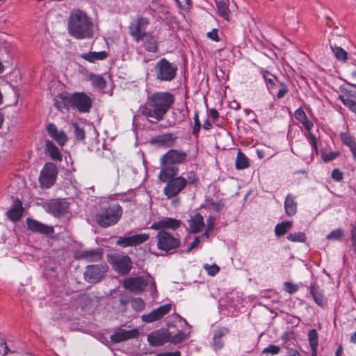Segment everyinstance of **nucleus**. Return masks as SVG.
<instances>
[{
    "instance_id": "nucleus-19",
    "label": "nucleus",
    "mask_w": 356,
    "mask_h": 356,
    "mask_svg": "<svg viewBox=\"0 0 356 356\" xmlns=\"http://www.w3.org/2000/svg\"><path fill=\"white\" fill-rule=\"evenodd\" d=\"M181 225V221L172 218H164L159 221L154 222L150 228L155 230H165V229H176Z\"/></svg>"
},
{
    "instance_id": "nucleus-34",
    "label": "nucleus",
    "mask_w": 356,
    "mask_h": 356,
    "mask_svg": "<svg viewBox=\"0 0 356 356\" xmlns=\"http://www.w3.org/2000/svg\"><path fill=\"white\" fill-rule=\"evenodd\" d=\"M45 147L51 159L55 161H61L62 156L59 152V150L52 141L47 140L45 141Z\"/></svg>"
},
{
    "instance_id": "nucleus-27",
    "label": "nucleus",
    "mask_w": 356,
    "mask_h": 356,
    "mask_svg": "<svg viewBox=\"0 0 356 356\" xmlns=\"http://www.w3.org/2000/svg\"><path fill=\"white\" fill-rule=\"evenodd\" d=\"M24 212L22 203L20 200H16L13 206L7 211V216L13 222L18 221Z\"/></svg>"
},
{
    "instance_id": "nucleus-32",
    "label": "nucleus",
    "mask_w": 356,
    "mask_h": 356,
    "mask_svg": "<svg viewBox=\"0 0 356 356\" xmlns=\"http://www.w3.org/2000/svg\"><path fill=\"white\" fill-rule=\"evenodd\" d=\"M284 209L286 215L293 216L297 211V203L295 202V198L291 195H288L284 202Z\"/></svg>"
},
{
    "instance_id": "nucleus-3",
    "label": "nucleus",
    "mask_w": 356,
    "mask_h": 356,
    "mask_svg": "<svg viewBox=\"0 0 356 356\" xmlns=\"http://www.w3.org/2000/svg\"><path fill=\"white\" fill-rule=\"evenodd\" d=\"M154 70L158 80L170 81L175 77L177 67L165 58H162L156 63Z\"/></svg>"
},
{
    "instance_id": "nucleus-31",
    "label": "nucleus",
    "mask_w": 356,
    "mask_h": 356,
    "mask_svg": "<svg viewBox=\"0 0 356 356\" xmlns=\"http://www.w3.org/2000/svg\"><path fill=\"white\" fill-rule=\"evenodd\" d=\"M310 293L312 294L314 300L318 305L321 307H323L326 305V299L317 286L315 284H312L310 286Z\"/></svg>"
},
{
    "instance_id": "nucleus-30",
    "label": "nucleus",
    "mask_w": 356,
    "mask_h": 356,
    "mask_svg": "<svg viewBox=\"0 0 356 356\" xmlns=\"http://www.w3.org/2000/svg\"><path fill=\"white\" fill-rule=\"evenodd\" d=\"M54 105L59 110L63 108L68 109L72 106L70 95L60 94L59 95L56 96L54 99Z\"/></svg>"
},
{
    "instance_id": "nucleus-51",
    "label": "nucleus",
    "mask_w": 356,
    "mask_h": 356,
    "mask_svg": "<svg viewBox=\"0 0 356 356\" xmlns=\"http://www.w3.org/2000/svg\"><path fill=\"white\" fill-rule=\"evenodd\" d=\"M294 116L300 122H302L306 118H307L305 111L301 108H298L295 111Z\"/></svg>"
},
{
    "instance_id": "nucleus-1",
    "label": "nucleus",
    "mask_w": 356,
    "mask_h": 356,
    "mask_svg": "<svg viewBox=\"0 0 356 356\" xmlns=\"http://www.w3.org/2000/svg\"><path fill=\"white\" fill-rule=\"evenodd\" d=\"M175 102L169 92H156L149 95L146 102L140 107V111L151 122L162 120Z\"/></svg>"
},
{
    "instance_id": "nucleus-42",
    "label": "nucleus",
    "mask_w": 356,
    "mask_h": 356,
    "mask_svg": "<svg viewBox=\"0 0 356 356\" xmlns=\"http://www.w3.org/2000/svg\"><path fill=\"white\" fill-rule=\"evenodd\" d=\"M286 238L292 242H304L306 239L305 233L302 232L290 233Z\"/></svg>"
},
{
    "instance_id": "nucleus-26",
    "label": "nucleus",
    "mask_w": 356,
    "mask_h": 356,
    "mask_svg": "<svg viewBox=\"0 0 356 356\" xmlns=\"http://www.w3.org/2000/svg\"><path fill=\"white\" fill-rule=\"evenodd\" d=\"M163 166L159 175V180L161 182H168L169 180L175 179V177L178 174L179 168L173 165L168 166L166 165Z\"/></svg>"
},
{
    "instance_id": "nucleus-4",
    "label": "nucleus",
    "mask_w": 356,
    "mask_h": 356,
    "mask_svg": "<svg viewBox=\"0 0 356 356\" xmlns=\"http://www.w3.org/2000/svg\"><path fill=\"white\" fill-rule=\"evenodd\" d=\"M156 235L159 250L168 252L177 248L180 245L179 238L165 230H158Z\"/></svg>"
},
{
    "instance_id": "nucleus-57",
    "label": "nucleus",
    "mask_w": 356,
    "mask_h": 356,
    "mask_svg": "<svg viewBox=\"0 0 356 356\" xmlns=\"http://www.w3.org/2000/svg\"><path fill=\"white\" fill-rule=\"evenodd\" d=\"M263 78L264 79L266 83L268 85V88L271 89L275 86V77L271 76V77H268L266 74H263Z\"/></svg>"
},
{
    "instance_id": "nucleus-35",
    "label": "nucleus",
    "mask_w": 356,
    "mask_h": 356,
    "mask_svg": "<svg viewBox=\"0 0 356 356\" xmlns=\"http://www.w3.org/2000/svg\"><path fill=\"white\" fill-rule=\"evenodd\" d=\"M228 333V330L226 328L218 329L215 331L213 335V344L216 349H221L223 346V342L222 341V337Z\"/></svg>"
},
{
    "instance_id": "nucleus-2",
    "label": "nucleus",
    "mask_w": 356,
    "mask_h": 356,
    "mask_svg": "<svg viewBox=\"0 0 356 356\" xmlns=\"http://www.w3.org/2000/svg\"><path fill=\"white\" fill-rule=\"evenodd\" d=\"M67 29L69 34L76 39L92 38L94 35V24L92 19L81 10L71 12Z\"/></svg>"
},
{
    "instance_id": "nucleus-33",
    "label": "nucleus",
    "mask_w": 356,
    "mask_h": 356,
    "mask_svg": "<svg viewBox=\"0 0 356 356\" xmlns=\"http://www.w3.org/2000/svg\"><path fill=\"white\" fill-rule=\"evenodd\" d=\"M86 80L90 81L94 87L99 89H104L106 86V81L102 75L90 73L87 75Z\"/></svg>"
},
{
    "instance_id": "nucleus-59",
    "label": "nucleus",
    "mask_w": 356,
    "mask_h": 356,
    "mask_svg": "<svg viewBox=\"0 0 356 356\" xmlns=\"http://www.w3.org/2000/svg\"><path fill=\"white\" fill-rule=\"evenodd\" d=\"M288 92V88L287 87L284 85L281 84V87L279 89V91L277 92V98L281 99L284 97V95Z\"/></svg>"
},
{
    "instance_id": "nucleus-21",
    "label": "nucleus",
    "mask_w": 356,
    "mask_h": 356,
    "mask_svg": "<svg viewBox=\"0 0 356 356\" xmlns=\"http://www.w3.org/2000/svg\"><path fill=\"white\" fill-rule=\"evenodd\" d=\"M26 224L28 228L33 232H38L45 235H50L54 233V229L52 226L46 225L33 219L27 218Z\"/></svg>"
},
{
    "instance_id": "nucleus-16",
    "label": "nucleus",
    "mask_w": 356,
    "mask_h": 356,
    "mask_svg": "<svg viewBox=\"0 0 356 356\" xmlns=\"http://www.w3.org/2000/svg\"><path fill=\"white\" fill-rule=\"evenodd\" d=\"M171 309L170 304H165L153 309L149 314L143 315L141 318L145 323H152L162 318Z\"/></svg>"
},
{
    "instance_id": "nucleus-62",
    "label": "nucleus",
    "mask_w": 356,
    "mask_h": 356,
    "mask_svg": "<svg viewBox=\"0 0 356 356\" xmlns=\"http://www.w3.org/2000/svg\"><path fill=\"white\" fill-rule=\"evenodd\" d=\"M344 96L348 97V98H351V99L355 100L356 99V88L347 91V92L345 94Z\"/></svg>"
},
{
    "instance_id": "nucleus-10",
    "label": "nucleus",
    "mask_w": 356,
    "mask_h": 356,
    "mask_svg": "<svg viewBox=\"0 0 356 356\" xmlns=\"http://www.w3.org/2000/svg\"><path fill=\"white\" fill-rule=\"evenodd\" d=\"M188 154L186 152L177 149H170L163 154L160 160L162 165L178 164L187 161Z\"/></svg>"
},
{
    "instance_id": "nucleus-23",
    "label": "nucleus",
    "mask_w": 356,
    "mask_h": 356,
    "mask_svg": "<svg viewBox=\"0 0 356 356\" xmlns=\"http://www.w3.org/2000/svg\"><path fill=\"white\" fill-rule=\"evenodd\" d=\"M49 135L54 139L59 145L63 146L67 140V136L63 131H58L55 124L49 123L47 126Z\"/></svg>"
},
{
    "instance_id": "nucleus-18",
    "label": "nucleus",
    "mask_w": 356,
    "mask_h": 356,
    "mask_svg": "<svg viewBox=\"0 0 356 356\" xmlns=\"http://www.w3.org/2000/svg\"><path fill=\"white\" fill-rule=\"evenodd\" d=\"M76 257L78 259H85L88 262L99 261L103 257V250L102 248L82 250L77 252Z\"/></svg>"
},
{
    "instance_id": "nucleus-13",
    "label": "nucleus",
    "mask_w": 356,
    "mask_h": 356,
    "mask_svg": "<svg viewBox=\"0 0 356 356\" xmlns=\"http://www.w3.org/2000/svg\"><path fill=\"white\" fill-rule=\"evenodd\" d=\"M149 238L148 234L143 233L130 236H120L116 244L122 247L136 246L145 243Z\"/></svg>"
},
{
    "instance_id": "nucleus-15",
    "label": "nucleus",
    "mask_w": 356,
    "mask_h": 356,
    "mask_svg": "<svg viewBox=\"0 0 356 356\" xmlns=\"http://www.w3.org/2000/svg\"><path fill=\"white\" fill-rule=\"evenodd\" d=\"M148 282L142 277H129L123 280V286L136 293L143 292Z\"/></svg>"
},
{
    "instance_id": "nucleus-46",
    "label": "nucleus",
    "mask_w": 356,
    "mask_h": 356,
    "mask_svg": "<svg viewBox=\"0 0 356 356\" xmlns=\"http://www.w3.org/2000/svg\"><path fill=\"white\" fill-rule=\"evenodd\" d=\"M74 134L78 140H83L85 138L83 129L81 128L76 122L72 123Z\"/></svg>"
},
{
    "instance_id": "nucleus-24",
    "label": "nucleus",
    "mask_w": 356,
    "mask_h": 356,
    "mask_svg": "<svg viewBox=\"0 0 356 356\" xmlns=\"http://www.w3.org/2000/svg\"><path fill=\"white\" fill-rule=\"evenodd\" d=\"M188 226L192 233H199L202 231L205 227L204 218L200 213H195L191 216L188 221Z\"/></svg>"
},
{
    "instance_id": "nucleus-48",
    "label": "nucleus",
    "mask_w": 356,
    "mask_h": 356,
    "mask_svg": "<svg viewBox=\"0 0 356 356\" xmlns=\"http://www.w3.org/2000/svg\"><path fill=\"white\" fill-rule=\"evenodd\" d=\"M339 154V152H323L322 154V159L325 162H329L335 159Z\"/></svg>"
},
{
    "instance_id": "nucleus-53",
    "label": "nucleus",
    "mask_w": 356,
    "mask_h": 356,
    "mask_svg": "<svg viewBox=\"0 0 356 356\" xmlns=\"http://www.w3.org/2000/svg\"><path fill=\"white\" fill-rule=\"evenodd\" d=\"M343 175L342 172L339 169H334L332 172V178L336 181H340L343 179Z\"/></svg>"
},
{
    "instance_id": "nucleus-7",
    "label": "nucleus",
    "mask_w": 356,
    "mask_h": 356,
    "mask_svg": "<svg viewBox=\"0 0 356 356\" xmlns=\"http://www.w3.org/2000/svg\"><path fill=\"white\" fill-rule=\"evenodd\" d=\"M42 207L47 213L55 217L65 215L69 209L68 203L62 199H54L43 202Z\"/></svg>"
},
{
    "instance_id": "nucleus-44",
    "label": "nucleus",
    "mask_w": 356,
    "mask_h": 356,
    "mask_svg": "<svg viewBox=\"0 0 356 356\" xmlns=\"http://www.w3.org/2000/svg\"><path fill=\"white\" fill-rule=\"evenodd\" d=\"M132 308L138 312L142 311L145 308L144 300L141 298H133L131 300Z\"/></svg>"
},
{
    "instance_id": "nucleus-43",
    "label": "nucleus",
    "mask_w": 356,
    "mask_h": 356,
    "mask_svg": "<svg viewBox=\"0 0 356 356\" xmlns=\"http://www.w3.org/2000/svg\"><path fill=\"white\" fill-rule=\"evenodd\" d=\"M339 98L346 106L348 107L352 111L356 113V102L354 99L343 95H339Z\"/></svg>"
},
{
    "instance_id": "nucleus-5",
    "label": "nucleus",
    "mask_w": 356,
    "mask_h": 356,
    "mask_svg": "<svg viewBox=\"0 0 356 356\" xmlns=\"http://www.w3.org/2000/svg\"><path fill=\"white\" fill-rule=\"evenodd\" d=\"M122 215V209L119 205H113L102 213L97 215V223L103 227H108L117 223Z\"/></svg>"
},
{
    "instance_id": "nucleus-14",
    "label": "nucleus",
    "mask_w": 356,
    "mask_h": 356,
    "mask_svg": "<svg viewBox=\"0 0 356 356\" xmlns=\"http://www.w3.org/2000/svg\"><path fill=\"white\" fill-rule=\"evenodd\" d=\"M71 107H76L81 112H88L91 107L90 99L84 93L70 95Z\"/></svg>"
},
{
    "instance_id": "nucleus-56",
    "label": "nucleus",
    "mask_w": 356,
    "mask_h": 356,
    "mask_svg": "<svg viewBox=\"0 0 356 356\" xmlns=\"http://www.w3.org/2000/svg\"><path fill=\"white\" fill-rule=\"evenodd\" d=\"M224 207L223 203L222 201L218 202H211L210 203V207L214 211H218L221 210Z\"/></svg>"
},
{
    "instance_id": "nucleus-36",
    "label": "nucleus",
    "mask_w": 356,
    "mask_h": 356,
    "mask_svg": "<svg viewBox=\"0 0 356 356\" xmlns=\"http://www.w3.org/2000/svg\"><path fill=\"white\" fill-rule=\"evenodd\" d=\"M236 168L238 170H243L250 166L249 160L247 156L241 152L237 153L236 161Z\"/></svg>"
},
{
    "instance_id": "nucleus-61",
    "label": "nucleus",
    "mask_w": 356,
    "mask_h": 356,
    "mask_svg": "<svg viewBox=\"0 0 356 356\" xmlns=\"http://www.w3.org/2000/svg\"><path fill=\"white\" fill-rule=\"evenodd\" d=\"M155 356H181V353L179 351H175V352L159 353V354L156 355Z\"/></svg>"
},
{
    "instance_id": "nucleus-8",
    "label": "nucleus",
    "mask_w": 356,
    "mask_h": 356,
    "mask_svg": "<svg viewBox=\"0 0 356 356\" xmlns=\"http://www.w3.org/2000/svg\"><path fill=\"white\" fill-rule=\"evenodd\" d=\"M149 24V20L143 17L138 16L134 19L129 26V33L134 38V40L139 42L146 33V26Z\"/></svg>"
},
{
    "instance_id": "nucleus-9",
    "label": "nucleus",
    "mask_w": 356,
    "mask_h": 356,
    "mask_svg": "<svg viewBox=\"0 0 356 356\" xmlns=\"http://www.w3.org/2000/svg\"><path fill=\"white\" fill-rule=\"evenodd\" d=\"M57 175V169L56 165L52 163H47L44 165L40 172L39 178L41 186L48 188L55 183Z\"/></svg>"
},
{
    "instance_id": "nucleus-64",
    "label": "nucleus",
    "mask_w": 356,
    "mask_h": 356,
    "mask_svg": "<svg viewBox=\"0 0 356 356\" xmlns=\"http://www.w3.org/2000/svg\"><path fill=\"white\" fill-rule=\"evenodd\" d=\"M209 114L211 118L213 120V121H216L219 117L218 112L215 108L211 109L209 111Z\"/></svg>"
},
{
    "instance_id": "nucleus-63",
    "label": "nucleus",
    "mask_w": 356,
    "mask_h": 356,
    "mask_svg": "<svg viewBox=\"0 0 356 356\" xmlns=\"http://www.w3.org/2000/svg\"><path fill=\"white\" fill-rule=\"evenodd\" d=\"M186 184H193L196 181L197 178L193 173H190L189 176L186 179Z\"/></svg>"
},
{
    "instance_id": "nucleus-37",
    "label": "nucleus",
    "mask_w": 356,
    "mask_h": 356,
    "mask_svg": "<svg viewBox=\"0 0 356 356\" xmlns=\"http://www.w3.org/2000/svg\"><path fill=\"white\" fill-rule=\"evenodd\" d=\"M218 14L226 20H229L230 11L227 3L224 1L216 2Z\"/></svg>"
},
{
    "instance_id": "nucleus-45",
    "label": "nucleus",
    "mask_w": 356,
    "mask_h": 356,
    "mask_svg": "<svg viewBox=\"0 0 356 356\" xmlns=\"http://www.w3.org/2000/svg\"><path fill=\"white\" fill-rule=\"evenodd\" d=\"M343 236V230L339 228L332 231L326 238L327 240H339Z\"/></svg>"
},
{
    "instance_id": "nucleus-58",
    "label": "nucleus",
    "mask_w": 356,
    "mask_h": 356,
    "mask_svg": "<svg viewBox=\"0 0 356 356\" xmlns=\"http://www.w3.org/2000/svg\"><path fill=\"white\" fill-rule=\"evenodd\" d=\"M207 37L216 42H218L220 40L218 34V30L215 29H213L211 31L207 33Z\"/></svg>"
},
{
    "instance_id": "nucleus-6",
    "label": "nucleus",
    "mask_w": 356,
    "mask_h": 356,
    "mask_svg": "<svg viewBox=\"0 0 356 356\" xmlns=\"http://www.w3.org/2000/svg\"><path fill=\"white\" fill-rule=\"evenodd\" d=\"M108 260L113 268L120 274H127L131 269L132 262L127 255L114 254L108 256Z\"/></svg>"
},
{
    "instance_id": "nucleus-12",
    "label": "nucleus",
    "mask_w": 356,
    "mask_h": 356,
    "mask_svg": "<svg viewBox=\"0 0 356 356\" xmlns=\"http://www.w3.org/2000/svg\"><path fill=\"white\" fill-rule=\"evenodd\" d=\"M108 267L105 265H90L84 273L85 279L90 283H96L101 280Z\"/></svg>"
},
{
    "instance_id": "nucleus-29",
    "label": "nucleus",
    "mask_w": 356,
    "mask_h": 356,
    "mask_svg": "<svg viewBox=\"0 0 356 356\" xmlns=\"http://www.w3.org/2000/svg\"><path fill=\"white\" fill-rule=\"evenodd\" d=\"M301 123L303 124L305 128L308 131L307 138L309 140V143H310L313 149H314L315 152L317 153L318 147H317L316 138L314 136V134L311 132V129H312V127L314 126L312 122L309 121L307 119V118H306Z\"/></svg>"
},
{
    "instance_id": "nucleus-47",
    "label": "nucleus",
    "mask_w": 356,
    "mask_h": 356,
    "mask_svg": "<svg viewBox=\"0 0 356 356\" xmlns=\"http://www.w3.org/2000/svg\"><path fill=\"white\" fill-rule=\"evenodd\" d=\"M186 338V335L184 332L179 331L177 334L170 337V339L168 341H170L172 343L177 344L181 341H183Z\"/></svg>"
},
{
    "instance_id": "nucleus-50",
    "label": "nucleus",
    "mask_w": 356,
    "mask_h": 356,
    "mask_svg": "<svg viewBox=\"0 0 356 356\" xmlns=\"http://www.w3.org/2000/svg\"><path fill=\"white\" fill-rule=\"evenodd\" d=\"M280 348L275 345H269L268 347L264 348L262 351L263 353H270L272 355H276L279 353Z\"/></svg>"
},
{
    "instance_id": "nucleus-49",
    "label": "nucleus",
    "mask_w": 356,
    "mask_h": 356,
    "mask_svg": "<svg viewBox=\"0 0 356 356\" xmlns=\"http://www.w3.org/2000/svg\"><path fill=\"white\" fill-rule=\"evenodd\" d=\"M204 268L211 276L216 275L220 271V268L216 264H204Z\"/></svg>"
},
{
    "instance_id": "nucleus-52",
    "label": "nucleus",
    "mask_w": 356,
    "mask_h": 356,
    "mask_svg": "<svg viewBox=\"0 0 356 356\" xmlns=\"http://www.w3.org/2000/svg\"><path fill=\"white\" fill-rule=\"evenodd\" d=\"M201 127L200 122L198 118V112L196 111L194 115V127H193V134H197Z\"/></svg>"
},
{
    "instance_id": "nucleus-22",
    "label": "nucleus",
    "mask_w": 356,
    "mask_h": 356,
    "mask_svg": "<svg viewBox=\"0 0 356 356\" xmlns=\"http://www.w3.org/2000/svg\"><path fill=\"white\" fill-rule=\"evenodd\" d=\"M177 136L172 133L159 135L152 139V143L158 147H171L177 141Z\"/></svg>"
},
{
    "instance_id": "nucleus-25",
    "label": "nucleus",
    "mask_w": 356,
    "mask_h": 356,
    "mask_svg": "<svg viewBox=\"0 0 356 356\" xmlns=\"http://www.w3.org/2000/svg\"><path fill=\"white\" fill-rule=\"evenodd\" d=\"M140 41L143 42V47L147 51L154 53L158 51L157 38L152 33H146Z\"/></svg>"
},
{
    "instance_id": "nucleus-38",
    "label": "nucleus",
    "mask_w": 356,
    "mask_h": 356,
    "mask_svg": "<svg viewBox=\"0 0 356 356\" xmlns=\"http://www.w3.org/2000/svg\"><path fill=\"white\" fill-rule=\"evenodd\" d=\"M292 227V222L290 221L282 222L277 224L275 228L276 236H281L284 235Z\"/></svg>"
},
{
    "instance_id": "nucleus-60",
    "label": "nucleus",
    "mask_w": 356,
    "mask_h": 356,
    "mask_svg": "<svg viewBox=\"0 0 356 356\" xmlns=\"http://www.w3.org/2000/svg\"><path fill=\"white\" fill-rule=\"evenodd\" d=\"M200 243V237H198V236L195 237L194 241L190 244L189 247L188 248L186 252H189L193 248H197L199 245Z\"/></svg>"
},
{
    "instance_id": "nucleus-55",
    "label": "nucleus",
    "mask_w": 356,
    "mask_h": 356,
    "mask_svg": "<svg viewBox=\"0 0 356 356\" xmlns=\"http://www.w3.org/2000/svg\"><path fill=\"white\" fill-rule=\"evenodd\" d=\"M215 221L216 219L214 217L209 216L207 218V224L205 225V228L209 229V230H213L214 229V225H215Z\"/></svg>"
},
{
    "instance_id": "nucleus-40",
    "label": "nucleus",
    "mask_w": 356,
    "mask_h": 356,
    "mask_svg": "<svg viewBox=\"0 0 356 356\" xmlns=\"http://www.w3.org/2000/svg\"><path fill=\"white\" fill-rule=\"evenodd\" d=\"M330 48L338 60H346L347 59V52L343 49L332 44Z\"/></svg>"
},
{
    "instance_id": "nucleus-39",
    "label": "nucleus",
    "mask_w": 356,
    "mask_h": 356,
    "mask_svg": "<svg viewBox=\"0 0 356 356\" xmlns=\"http://www.w3.org/2000/svg\"><path fill=\"white\" fill-rule=\"evenodd\" d=\"M340 138L343 144L348 146L350 150L356 146V142L354 138L348 133H341Z\"/></svg>"
},
{
    "instance_id": "nucleus-20",
    "label": "nucleus",
    "mask_w": 356,
    "mask_h": 356,
    "mask_svg": "<svg viewBox=\"0 0 356 356\" xmlns=\"http://www.w3.org/2000/svg\"><path fill=\"white\" fill-rule=\"evenodd\" d=\"M170 339L169 332L165 330H159L151 332L147 336V341L151 346H159L168 341Z\"/></svg>"
},
{
    "instance_id": "nucleus-54",
    "label": "nucleus",
    "mask_w": 356,
    "mask_h": 356,
    "mask_svg": "<svg viewBox=\"0 0 356 356\" xmlns=\"http://www.w3.org/2000/svg\"><path fill=\"white\" fill-rule=\"evenodd\" d=\"M284 286H285V291L291 294L296 292L298 289V287L297 285L293 284L290 282H285Z\"/></svg>"
},
{
    "instance_id": "nucleus-17",
    "label": "nucleus",
    "mask_w": 356,
    "mask_h": 356,
    "mask_svg": "<svg viewBox=\"0 0 356 356\" xmlns=\"http://www.w3.org/2000/svg\"><path fill=\"white\" fill-rule=\"evenodd\" d=\"M139 332L136 328L126 330L122 327L117 329L115 332L111 336V340L113 343H120L129 339L138 337Z\"/></svg>"
},
{
    "instance_id": "nucleus-28",
    "label": "nucleus",
    "mask_w": 356,
    "mask_h": 356,
    "mask_svg": "<svg viewBox=\"0 0 356 356\" xmlns=\"http://www.w3.org/2000/svg\"><path fill=\"white\" fill-rule=\"evenodd\" d=\"M80 56L89 63H95L97 61L106 59L108 56V54L106 51H101L98 52L90 51L88 53L82 54Z\"/></svg>"
},
{
    "instance_id": "nucleus-41",
    "label": "nucleus",
    "mask_w": 356,
    "mask_h": 356,
    "mask_svg": "<svg viewBox=\"0 0 356 356\" xmlns=\"http://www.w3.org/2000/svg\"><path fill=\"white\" fill-rule=\"evenodd\" d=\"M308 339L311 348L318 347V335L315 329L311 330L308 333Z\"/></svg>"
},
{
    "instance_id": "nucleus-11",
    "label": "nucleus",
    "mask_w": 356,
    "mask_h": 356,
    "mask_svg": "<svg viewBox=\"0 0 356 356\" xmlns=\"http://www.w3.org/2000/svg\"><path fill=\"white\" fill-rule=\"evenodd\" d=\"M186 186V178L177 177L169 180L163 189L164 194L171 198L178 195Z\"/></svg>"
}]
</instances>
